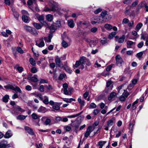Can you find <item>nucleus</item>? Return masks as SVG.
I'll return each mask as SVG.
<instances>
[{"label": "nucleus", "mask_w": 148, "mask_h": 148, "mask_svg": "<svg viewBox=\"0 0 148 148\" xmlns=\"http://www.w3.org/2000/svg\"><path fill=\"white\" fill-rule=\"evenodd\" d=\"M49 5L50 8L46 7L43 9V11L46 12L51 11L57 12L60 14L64 12V10L60 8L59 6L54 1H51Z\"/></svg>", "instance_id": "nucleus-1"}, {"label": "nucleus", "mask_w": 148, "mask_h": 148, "mask_svg": "<svg viewBox=\"0 0 148 148\" xmlns=\"http://www.w3.org/2000/svg\"><path fill=\"white\" fill-rule=\"evenodd\" d=\"M79 60L81 63V69H82L84 68L85 64H86L88 66H89L91 65V63L89 60L85 57L82 56L81 57Z\"/></svg>", "instance_id": "nucleus-2"}, {"label": "nucleus", "mask_w": 148, "mask_h": 148, "mask_svg": "<svg viewBox=\"0 0 148 148\" xmlns=\"http://www.w3.org/2000/svg\"><path fill=\"white\" fill-rule=\"evenodd\" d=\"M115 59L116 65L119 66H121L124 63V62L121 56L119 55H118L116 56Z\"/></svg>", "instance_id": "nucleus-3"}, {"label": "nucleus", "mask_w": 148, "mask_h": 148, "mask_svg": "<svg viewBox=\"0 0 148 148\" xmlns=\"http://www.w3.org/2000/svg\"><path fill=\"white\" fill-rule=\"evenodd\" d=\"M73 89L70 86H69L68 84L65 83V95H71L73 92Z\"/></svg>", "instance_id": "nucleus-4"}, {"label": "nucleus", "mask_w": 148, "mask_h": 148, "mask_svg": "<svg viewBox=\"0 0 148 148\" xmlns=\"http://www.w3.org/2000/svg\"><path fill=\"white\" fill-rule=\"evenodd\" d=\"M36 45L39 47H42L45 45V44L43 40V38L39 39L36 42Z\"/></svg>", "instance_id": "nucleus-5"}, {"label": "nucleus", "mask_w": 148, "mask_h": 148, "mask_svg": "<svg viewBox=\"0 0 148 148\" xmlns=\"http://www.w3.org/2000/svg\"><path fill=\"white\" fill-rule=\"evenodd\" d=\"M7 142L5 140H2L0 143V148H7L9 147Z\"/></svg>", "instance_id": "nucleus-6"}, {"label": "nucleus", "mask_w": 148, "mask_h": 148, "mask_svg": "<svg viewBox=\"0 0 148 148\" xmlns=\"http://www.w3.org/2000/svg\"><path fill=\"white\" fill-rule=\"evenodd\" d=\"M125 86L124 84H122L119 86L117 90L118 91V93H120L122 92H127L125 91L126 88H124V86Z\"/></svg>", "instance_id": "nucleus-7"}, {"label": "nucleus", "mask_w": 148, "mask_h": 148, "mask_svg": "<svg viewBox=\"0 0 148 148\" xmlns=\"http://www.w3.org/2000/svg\"><path fill=\"white\" fill-rule=\"evenodd\" d=\"M129 95V93L127 92H123L122 95L120 97V100L121 101H124L126 98Z\"/></svg>", "instance_id": "nucleus-8"}, {"label": "nucleus", "mask_w": 148, "mask_h": 148, "mask_svg": "<svg viewBox=\"0 0 148 148\" xmlns=\"http://www.w3.org/2000/svg\"><path fill=\"white\" fill-rule=\"evenodd\" d=\"M116 92H112L108 96V99L110 101L114 99L116 97Z\"/></svg>", "instance_id": "nucleus-9"}, {"label": "nucleus", "mask_w": 148, "mask_h": 148, "mask_svg": "<svg viewBox=\"0 0 148 148\" xmlns=\"http://www.w3.org/2000/svg\"><path fill=\"white\" fill-rule=\"evenodd\" d=\"M12 133L10 130H8L6 132L4 136V137L5 138H8L12 137Z\"/></svg>", "instance_id": "nucleus-10"}, {"label": "nucleus", "mask_w": 148, "mask_h": 148, "mask_svg": "<svg viewBox=\"0 0 148 148\" xmlns=\"http://www.w3.org/2000/svg\"><path fill=\"white\" fill-rule=\"evenodd\" d=\"M91 23L92 24L99 23L98 17L95 16L92 17L91 19Z\"/></svg>", "instance_id": "nucleus-11"}, {"label": "nucleus", "mask_w": 148, "mask_h": 148, "mask_svg": "<svg viewBox=\"0 0 148 148\" xmlns=\"http://www.w3.org/2000/svg\"><path fill=\"white\" fill-rule=\"evenodd\" d=\"M67 23L68 25L70 28H73L74 27L75 24L73 20L71 19L68 20Z\"/></svg>", "instance_id": "nucleus-12"}, {"label": "nucleus", "mask_w": 148, "mask_h": 148, "mask_svg": "<svg viewBox=\"0 0 148 148\" xmlns=\"http://www.w3.org/2000/svg\"><path fill=\"white\" fill-rule=\"evenodd\" d=\"M25 130L29 134L31 135H34V134L32 130L27 126H25Z\"/></svg>", "instance_id": "nucleus-13"}, {"label": "nucleus", "mask_w": 148, "mask_h": 148, "mask_svg": "<svg viewBox=\"0 0 148 148\" xmlns=\"http://www.w3.org/2000/svg\"><path fill=\"white\" fill-rule=\"evenodd\" d=\"M47 109L45 107L41 106L38 110V112H39L44 113L47 111Z\"/></svg>", "instance_id": "nucleus-14"}, {"label": "nucleus", "mask_w": 148, "mask_h": 148, "mask_svg": "<svg viewBox=\"0 0 148 148\" xmlns=\"http://www.w3.org/2000/svg\"><path fill=\"white\" fill-rule=\"evenodd\" d=\"M104 62L102 60H97L96 61L94 66L95 67L99 68L101 66V64Z\"/></svg>", "instance_id": "nucleus-15"}, {"label": "nucleus", "mask_w": 148, "mask_h": 148, "mask_svg": "<svg viewBox=\"0 0 148 148\" xmlns=\"http://www.w3.org/2000/svg\"><path fill=\"white\" fill-rule=\"evenodd\" d=\"M87 41L89 42L90 46L92 47H94L98 42L97 40H95L90 41L87 40Z\"/></svg>", "instance_id": "nucleus-16"}, {"label": "nucleus", "mask_w": 148, "mask_h": 148, "mask_svg": "<svg viewBox=\"0 0 148 148\" xmlns=\"http://www.w3.org/2000/svg\"><path fill=\"white\" fill-rule=\"evenodd\" d=\"M107 143L106 141H100L97 144V146H99V148H102L103 146Z\"/></svg>", "instance_id": "nucleus-17"}, {"label": "nucleus", "mask_w": 148, "mask_h": 148, "mask_svg": "<svg viewBox=\"0 0 148 148\" xmlns=\"http://www.w3.org/2000/svg\"><path fill=\"white\" fill-rule=\"evenodd\" d=\"M41 119L43 121L45 120V123L46 125H48L51 122L50 119L48 118H47L46 117H43Z\"/></svg>", "instance_id": "nucleus-18"}, {"label": "nucleus", "mask_w": 148, "mask_h": 148, "mask_svg": "<svg viewBox=\"0 0 148 148\" xmlns=\"http://www.w3.org/2000/svg\"><path fill=\"white\" fill-rule=\"evenodd\" d=\"M78 102L80 104V108L82 109V108L84 106V100H82L80 98H78L77 99Z\"/></svg>", "instance_id": "nucleus-19"}, {"label": "nucleus", "mask_w": 148, "mask_h": 148, "mask_svg": "<svg viewBox=\"0 0 148 148\" xmlns=\"http://www.w3.org/2000/svg\"><path fill=\"white\" fill-rule=\"evenodd\" d=\"M12 12H13V14L16 19L18 20V17L19 16L18 13L16 11L15 9H12Z\"/></svg>", "instance_id": "nucleus-20"}, {"label": "nucleus", "mask_w": 148, "mask_h": 148, "mask_svg": "<svg viewBox=\"0 0 148 148\" xmlns=\"http://www.w3.org/2000/svg\"><path fill=\"white\" fill-rule=\"evenodd\" d=\"M22 19L25 23H28L29 22V19L27 16L23 15Z\"/></svg>", "instance_id": "nucleus-21"}, {"label": "nucleus", "mask_w": 148, "mask_h": 148, "mask_svg": "<svg viewBox=\"0 0 148 148\" xmlns=\"http://www.w3.org/2000/svg\"><path fill=\"white\" fill-rule=\"evenodd\" d=\"M138 102V99H137L135 101L133 102L132 104L131 109L132 110H133L136 109L137 106L135 105L136 104H137Z\"/></svg>", "instance_id": "nucleus-22"}, {"label": "nucleus", "mask_w": 148, "mask_h": 148, "mask_svg": "<svg viewBox=\"0 0 148 148\" xmlns=\"http://www.w3.org/2000/svg\"><path fill=\"white\" fill-rule=\"evenodd\" d=\"M46 18L48 21L51 22L53 19V16L51 14H48L46 15Z\"/></svg>", "instance_id": "nucleus-23"}, {"label": "nucleus", "mask_w": 148, "mask_h": 148, "mask_svg": "<svg viewBox=\"0 0 148 148\" xmlns=\"http://www.w3.org/2000/svg\"><path fill=\"white\" fill-rule=\"evenodd\" d=\"M105 28L108 30H110L112 29V26L110 24H106L104 25Z\"/></svg>", "instance_id": "nucleus-24"}, {"label": "nucleus", "mask_w": 148, "mask_h": 148, "mask_svg": "<svg viewBox=\"0 0 148 148\" xmlns=\"http://www.w3.org/2000/svg\"><path fill=\"white\" fill-rule=\"evenodd\" d=\"M44 99L43 100V102L45 104L47 105L49 103V98L47 96H45L44 97Z\"/></svg>", "instance_id": "nucleus-25"}, {"label": "nucleus", "mask_w": 148, "mask_h": 148, "mask_svg": "<svg viewBox=\"0 0 148 148\" xmlns=\"http://www.w3.org/2000/svg\"><path fill=\"white\" fill-rule=\"evenodd\" d=\"M14 68L20 72H22L23 71V68L19 66L17 64L15 65Z\"/></svg>", "instance_id": "nucleus-26"}, {"label": "nucleus", "mask_w": 148, "mask_h": 148, "mask_svg": "<svg viewBox=\"0 0 148 148\" xmlns=\"http://www.w3.org/2000/svg\"><path fill=\"white\" fill-rule=\"evenodd\" d=\"M127 47L128 48H130L131 47V46L135 44V43L131 41H128L127 42Z\"/></svg>", "instance_id": "nucleus-27"}, {"label": "nucleus", "mask_w": 148, "mask_h": 148, "mask_svg": "<svg viewBox=\"0 0 148 148\" xmlns=\"http://www.w3.org/2000/svg\"><path fill=\"white\" fill-rule=\"evenodd\" d=\"M82 112L83 111H82L81 112L69 116H67V117L69 118H75L80 115Z\"/></svg>", "instance_id": "nucleus-28"}, {"label": "nucleus", "mask_w": 148, "mask_h": 148, "mask_svg": "<svg viewBox=\"0 0 148 148\" xmlns=\"http://www.w3.org/2000/svg\"><path fill=\"white\" fill-rule=\"evenodd\" d=\"M33 25L34 27L37 29H39L41 28L42 26L39 24L36 23H34Z\"/></svg>", "instance_id": "nucleus-29"}, {"label": "nucleus", "mask_w": 148, "mask_h": 148, "mask_svg": "<svg viewBox=\"0 0 148 148\" xmlns=\"http://www.w3.org/2000/svg\"><path fill=\"white\" fill-rule=\"evenodd\" d=\"M143 25L142 23H140L137 24L136 27V30L138 32L142 27Z\"/></svg>", "instance_id": "nucleus-30"}, {"label": "nucleus", "mask_w": 148, "mask_h": 148, "mask_svg": "<svg viewBox=\"0 0 148 148\" xmlns=\"http://www.w3.org/2000/svg\"><path fill=\"white\" fill-rule=\"evenodd\" d=\"M107 12L106 11H103L101 13V16L103 19L105 18L107 15H108Z\"/></svg>", "instance_id": "nucleus-31"}, {"label": "nucleus", "mask_w": 148, "mask_h": 148, "mask_svg": "<svg viewBox=\"0 0 148 148\" xmlns=\"http://www.w3.org/2000/svg\"><path fill=\"white\" fill-rule=\"evenodd\" d=\"M125 36L124 35H123L121 37H120L118 40V42L119 43H123L125 39Z\"/></svg>", "instance_id": "nucleus-32"}, {"label": "nucleus", "mask_w": 148, "mask_h": 148, "mask_svg": "<svg viewBox=\"0 0 148 148\" xmlns=\"http://www.w3.org/2000/svg\"><path fill=\"white\" fill-rule=\"evenodd\" d=\"M98 17L99 24L105 22L104 19H103V18H102V17L101 16H100Z\"/></svg>", "instance_id": "nucleus-33"}, {"label": "nucleus", "mask_w": 148, "mask_h": 148, "mask_svg": "<svg viewBox=\"0 0 148 148\" xmlns=\"http://www.w3.org/2000/svg\"><path fill=\"white\" fill-rule=\"evenodd\" d=\"M70 39L67 37L66 41H65V47H68L70 45Z\"/></svg>", "instance_id": "nucleus-34"}, {"label": "nucleus", "mask_w": 148, "mask_h": 148, "mask_svg": "<svg viewBox=\"0 0 148 148\" xmlns=\"http://www.w3.org/2000/svg\"><path fill=\"white\" fill-rule=\"evenodd\" d=\"M44 17V16L42 15H36V18L40 22L43 20Z\"/></svg>", "instance_id": "nucleus-35"}, {"label": "nucleus", "mask_w": 148, "mask_h": 148, "mask_svg": "<svg viewBox=\"0 0 148 148\" xmlns=\"http://www.w3.org/2000/svg\"><path fill=\"white\" fill-rule=\"evenodd\" d=\"M27 116H24L23 115H19L17 117V119L20 120H23L25 119L26 117Z\"/></svg>", "instance_id": "nucleus-36"}, {"label": "nucleus", "mask_w": 148, "mask_h": 148, "mask_svg": "<svg viewBox=\"0 0 148 148\" xmlns=\"http://www.w3.org/2000/svg\"><path fill=\"white\" fill-rule=\"evenodd\" d=\"M55 62L56 64L59 66H60L62 65V64L60 59L59 58H56L55 59Z\"/></svg>", "instance_id": "nucleus-37"}, {"label": "nucleus", "mask_w": 148, "mask_h": 148, "mask_svg": "<svg viewBox=\"0 0 148 148\" xmlns=\"http://www.w3.org/2000/svg\"><path fill=\"white\" fill-rule=\"evenodd\" d=\"M32 118L34 119H39L40 116L35 113H33L32 114Z\"/></svg>", "instance_id": "nucleus-38"}, {"label": "nucleus", "mask_w": 148, "mask_h": 148, "mask_svg": "<svg viewBox=\"0 0 148 148\" xmlns=\"http://www.w3.org/2000/svg\"><path fill=\"white\" fill-rule=\"evenodd\" d=\"M31 80L32 81L35 82H37L38 81L37 78V75H35L34 76L30 78Z\"/></svg>", "instance_id": "nucleus-39"}, {"label": "nucleus", "mask_w": 148, "mask_h": 148, "mask_svg": "<svg viewBox=\"0 0 148 148\" xmlns=\"http://www.w3.org/2000/svg\"><path fill=\"white\" fill-rule=\"evenodd\" d=\"M79 66V68L81 69V63H80V62L79 61V60L76 61V62L75 64L74 65L75 67L76 68H77Z\"/></svg>", "instance_id": "nucleus-40"}, {"label": "nucleus", "mask_w": 148, "mask_h": 148, "mask_svg": "<svg viewBox=\"0 0 148 148\" xmlns=\"http://www.w3.org/2000/svg\"><path fill=\"white\" fill-rule=\"evenodd\" d=\"M9 97L8 95H5L3 97V101L5 103H7L8 102V99H9Z\"/></svg>", "instance_id": "nucleus-41"}, {"label": "nucleus", "mask_w": 148, "mask_h": 148, "mask_svg": "<svg viewBox=\"0 0 148 148\" xmlns=\"http://www.w3.org/2000/svg\"><path fill=\"white\" fill-rule=\"evenodd\" d=\"M116 33L114 32H111L108 36V38L109 39H112L116 35Z\"/></svg>", "instance_id": "nucleus-42"}, {"label": "nucleus", "mask_w": 148, "mask_h": 148, "mask_svg": "<svg viewBox=\"0 0 148 148\" xmlns=\"http://www.w3.org/2000/svg\"><path fill=\"white\" fill-rule=\"evenodd\" d=\"M113 87L112 86L110 87H106L105 89V91L107 93H108L109 92H110L112 89Z\"/></svg>", "instance_id": "nucleus-43"}, {"label": "nucleus", "mask_w": 148, "mask_h": 148, "mask_svg": "<svg viewBox=\"0 0 148 148\" xmlns=\"http://www.w3.org/2000/svg\"><path fill=\"white\" fill-rule=\"evenodd\" d=\"M30 32L31 34L35 36L37 35L38 34L36 30L34 28H32V30Z\"/></svg>", "instance_id": "nucleus-44"}, {"label": "nucleus", "mask_w": 148, "mask_h": 148, "mask_svg": "<svg viewBox=\"0 0 148 148\" xmlns=\"http://www.w3.org/2000/svg\"><path fill=\"white\" fill-rule=\"evenodd\" d=\"M114 123V121L112 119H110L107 121V125L109 126H112Z\"/></svg>", "instance_id": "nucleus-45"}, {"label": "nucleus", "mask_w": 148, "mask_h": 148, "mask_svg": "<svg viewBox=\"0 0 148 148\" xmlns=\"http://www.w3.org/2000/svg\"><path fill=\"white\" fill-rule=\"evenodd\" d=\"M29 62L33 66H35L36 64L35 61L32 58H31L29 59Z\"/></svg>", "instance_id": "nucleus-46"}, {"label": "nucleus", "mask_w": 148, "mask_h": 148, "mask_svg": "<svg viewBox=\"0 0 148 148\" xmlns=\"http://www.w3.org/2000/svg\"><path fill=\"white\" fill-rule=\"evenodd\" d=\"M24 28L25 29L29 32H30L32 29V27L27 25L25 26H24Z\"/></svg>", "instance_id": "nucleus-47"}, {"label": "nucleus", "mask_w": 148, "mask_h": 148, "mask_svg": "<svg viewBox=\"0 0 148 148\" xmlns=\"http://www.w3.org/2000/svg\"><path fill=\"white\" fill-rule=\"evenodd\" d=\"M94 129V128H93L92 126H89L88 127L86 131L91 133L93 131Z\"/></svg>", "instance_id": "nucleus-48"}, {"label": "nucleus", "mask_w": 148, "mask_h": 148, "mask_svg": "<svg viewBox=\"0 0 148 148\" xmlns=\"http://www.w3.org/2000/svg\"><path fill=\"white\" fill-rule=\"evenodd\" d=\"M75 100L73 98L67 99L65 98V102L68 103H70L73 101H75Z\"/></svg>", "instance_id": "nucleus-49"}, {"label": "nucleus", "mask_w": 148, "mask_h": 148, "mask_svg": "<svg viewBox=\"0 0 148 148\" xmlns=\"http://www.w3.org/2000/svg\"><path fill=\"white\" fill-rule=\"evenodd\" d=\"M112 86L113 87V85L112 84V82L111 80L108 81L106 83V87Z\"/></svg>", "instance_id": "nucleus-50"}, {"label": "nucleus", "mask_w": 148, "mask_h": 148, "mask_svg": "<svg viewBox=\"0 0 148 148\" xmlns=\"http://www.w3.org/2000/svg\"><path fill=\"white\" fill-rule=\"evenodd\" d=\"M17 51L21 54H23L24 53L23 50L20 47H18L16 49Z\"/></svg>", "instance_id": "nucleus-51"}, {"label": "nucleus", "mask_w": 148, "mask_h": 148, "mask_svg": "<svg viewBox=\"0 0 148 148\" xmlns=\"http://www.w3.org/2000/svg\"><path fill=\"white\" fill-rule=\"evenodd\" d=\"M112 17L111 15H107L104 19L105 22L110 20L112 18Z\"/></svg>", "instance_id": "nucleus-52"}, {"label": "nucleus", "mask_w": 148, "mask_h": 148, "mask_svg": "<svg viewBox=\"0 0 148 148\" xmlns=\"http://www.w3.org/2000/svg\"><path fill=\"white\" fill-rule=\"evenodd\" d=\"M101 42L103 45L104 44L107 42L106 38L104 37L101 40Z\"/></svg>", "instance_id": "nucleus-53"}, {"label": "nucleus", "mask_w": 148, "mask_h": 148, "mask_svg": "<svg viewBox=\"0 0 148 148\" xmlns=\"http://www.w3.org/2000/svg\"><path fill=\"white\" fill-rule=\"evenodd\" d=\"M53 107V108L56 110H59L60 108L59 106L56 104H54Z\"/></svg>", "instance_id": "nucleus-54"}, {"label": "nucleus", "mask_w": 148, "mask_h": 148, "mask_svg": "<svg viewBox=\"0 0 148 148\" xmlns=\"http://www.w3.org/2000/svg\"><path fill=\"white\" fill-rule=\"evenodd\" d=\"M16 109L17 110L21 112H23L25 111V110L21 108L20 107L18 106H17L16 107Z\"/></svg>", "instance_id": "nucleus-55"}, {"label": "nucleus", "mask_w": 148, "mask_h": 148, "mask_svg": "<svg viewBox=\"0 0 148 148\" xmlns=\"http://www.w3.org/2000/svg\"><path fill=\"white\" fill-rule=\"evenodd\" d=\"M65 71L69 73H71L72 72V70H71L68 66L65 65Z\"/></svg>", "instance_id": "nucleus-56"}, {"label": "nucleus", "mask_w": 148, "mask_h": 148, "mask_svg": "<svg viewBox=\"0 0 148 148\" xmlns=\"http://www.w3.org/2000/svg\"><path fill=\"white\" fill-rule=\"evenodd\" d=\"M98 29L96 27H93L90 29V32L93 33H95L97 32Z\"/></svg>", "instance_id": "nucleus-57"}, {"label": "nucleus", "mask_w": 148, "mask_h": 148, "mask_svg": "<svg viewBox=\"0 0 148 148\" xmlns=\"http://www.w3.org/2000/svg\"><path fill=\"white\" fill-rule=\"evenodd\" d=\"M53 37V35L52 34H50L48 37H45V39H48L49 40V42H51V39L52 38V37Z\"/></svg>", "instance_id": "nucleus-58"}, {"label": "nucleus", "mask_w": 148, "mask_h": 148, "mask_svg": "<svg viewBox=\"0 0 148 148\" xmlns=\"http://www.w3.org/2000/svg\"><path fill=\"white\" fill-rule=\"evenodd\" d=\"M139 5L141 7H145L147 5L145 2L144 1L142 2L141 3L139 4Z\"/></svg>", "instance_id": "nucleus-59"}, {"label": "nucleus", "mask_w": 148, "mask_h": 148, "mask_svg": "<svg viewBox=\"0 0 148 148\" xmlns=\"http://www.w3.org/2000/svg\"><path fill=\"white\" fill-rule=\"evenodd\" d=\"M102 11V9L101 8H98L94 11V13L95 14H97Z\"/></svg>", "instance_id": "nucleus-60"}, {"label": "nucleus", "mask_w": 148, "mask_h": 148, "mask_svg": "<svg viewBox=\"0 0 148 148\" xmlns=\"http://www.w3.org/2000/svg\"><path fill=\"white\" fill-rule=\"evenodd\" d=\"M144 45V42L143 41H141L138 45V47L139 48H141L143 47Z\"/></svg>", "instance_id": "nucleus-61"}, {"label": "nucleus", "mask_w": 148, "mask_h": 148, "mask_svg": "<svg viewBox=\"0 0 148 148\" xmlns=\"http://www.w3.org/2000/svg\"><path fill=\"white\" fill-rule=\"evenodd\" d=\"M22 14H23V15L27 16L28 15V12L24 10H22L21 11Z\"/></svg>", "instance_id": "nucleus-62"}, {"label": "nucleus", "mask_w": 148, "mask_h": 148, "mask_svg": "<svg viewBox=\"0 0 148 148\" xmlns=\"http://www.w3.org/2000/svg\"><path fill=\"white\" fill-rule=\"evenodd\" d=\"M15 90H14L15 91H17L18 92L20 93H21V89L18 86H16L14 88Z\"/></svg>", "instance_id": "nucleus-63"}, {"label": "nucleus", "mask_w": 148, "mask_h": 148, "mask_svg": "<svg viewBox=\"0 0 148 148\" xmlns=\"http://www.w3.org/2000/svg\"><path fill=\"white\" fill-rule=\"evenodd\" d=\"M145 44L146 46L148 47V35L146 36Z\"/></svg>", "instance_id": "nucleus-64"}]
</instances>
